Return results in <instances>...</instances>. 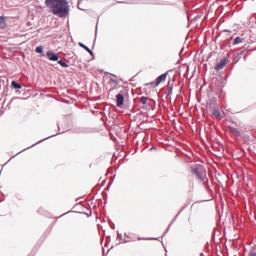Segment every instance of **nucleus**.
<instances>
[{"label": "nucleus", "mask_w": 256, "mask_h": 256, "mask_svg": "<svg viewBox=\"0 0 256 256\" xmlns=\"http://www.w3.org/2000/svg\"><path fill=\"white\" fill-rule=\"evenodd\" d=\"M79 47H82V49H85V51H87L90 55H93V51H91V49H89V47H87L85 44L80 42Z\"/></svg>", "instance_id": "8"}, {"label": "nucleus", "mask_w": 256, "mask_h": 256, "mask_svg": "<svg viewBox=\"0 0 256 256\" xmlns=\"http://www.w3.org/2000/svg\"><path fill=\"white\" fill-rule=\"evenodd\" d=\"M123 103H125V97L123 94L116 95V105L117 107H122Z\"/></svg>", "instance_id": "5"}, {"label": "nucleus", "mask_w": 256, "mask_h": 256, "mask_svg": "<svg viewBox=\"0 0 256 256\" xmlns=\"http://www.w3.org/2000/svg\"><path fill=\"white\" fill-rule=\"evenodd\" d=\"M7 27V24L5 23V18L3 16H0V29H5Z\"/></svg>", "instance_id": "9"}, {"label": "nucleus", "mask_w": 256, "mask_h": 256, "mask_svg": "<svg viewBox=\"0 0 256 256\" xmlns=\"http://www.w3.org/2000/svg\"><path fill=\"white\" fill-rule=\"evenodd\" d=\"M111 81H113V83H117V80H113V79H111Z\"/></svg>", "instance_id": "17"}, {"label": "nucleus", "mask_w": 256, "mask_h": 256, "mask_svg": "<svg viewBox=\"0 0 256 256\" xmlns=\"http://www.w3.org/2000/svg\"><path fill=\"white\" fill-rule=\"evenodd\" d=\"M147 97H145V96H142L141 98H140V103H142V105H147Z\"/></svg>", "instance_id": "14"}, {"label": "nucleus", "mask_w": 256, "mask_h": 256, "mask_svg": "<svg viewBox=\"0 0 256 256\" xmlns=\"http://www.w3.org/2000/svg\"><path fill=\"white\" fill-rule=\"evenodd\" d=\"M200 256H204V254H203V253H201V254H200Z\"/></svg>", "instance_id": "21"}, {"label": "nucleus", "mask_w": 256, "mask_h": 256, "mask_svg": "<svg viewBox=\"0 0 256 256\" xmlns=\"http://www.w3.org/2000/svg\"><path fill=\"white\" fill-rule=\"evenodd\" d=\"M227 63H229V60L227 58H222L220 62L216 64L215 70L221 71V69H223L227 65Z\"/></svg>", "instance_id": "3"}, {"label": "nucleus", "mask_w": 256, "mask_h": 256, "mask_svg": "<svg viewBox=\"0 0 256 256\" xmlns=\"http://www.w3.org/2000/svg\"><path fill=\"white\" fill-rule=\"evenodd\" d=\"M213 115H214V117L219 118V117H221V111H219V109H214Z\"/></svg>", "instance_id": "13"}, {"label": "nucleus", "mask_w": 256, "mask_h": 256, "mask_svg": "<svg viewBox=\"0 0 256 256\" xmlns=\"http://www.w3.org/2000/svg\"><path fill=\"white\" fill-rule=\"evenodd\" d=\"M46 56L48 57L49 61H59V55L53 51H48Z\"/></svg>", "instance_id": "4"}, {"label": "nucleus", "mask_w": 256, "mask_h": 256, "mask_svg": "<svg viewBox=\"0 0 256 256\" xmlns=\"http://www.w3.org/2000/svg\"><path fill=\"white\" fill-rule=\"evenodd\" d=\"M245 42V38L238 36L234 39L233 45H239Z\"/></svg>", "instance_id": "7"}, {"label": "nucleus", "mask_w": 256, "mask_h": 256, "mask_svg": "<svg viewBox=\"0 0 256 256\" xmlns=\"http://www.w3.org/2000/svg\"><path fill=\"white\" fill-rule=\"evenodd\" d=\"M12 87L14 89H21V84L17 83L16 81H12Z\"/></svg>", "instance_id": "12"}, {"label": "nucleus", "mask_w": 256, "mask_h": 256, "mask_svg": "<svg viewBox=\"0 0 256 256\" xmlns=\"http://www.w3.org/2000/svg\"><path fill=\"white\" fill-rule=\"evenodd\" d=\"M231 133H234V135H237V137H239V135H241V132H239V130L237 128H230Z\"/></svg>", "instance_id": "10"}, {"label": "nucleus", "mask_w": 256, "mask_h": 256, "mask_svg": "<svg viewBox=\"0 0 256 256\" xmlns=\"http://www.w3.org/2000/svg\"><path fill=\"white\" fill-rule=\"evenodd\" d=\"M58 65H60L61 67H64V68L69 67V64H67V62H64L63 60H59Z\"/></svg>", "instance_id": "11"}, {"label": "nucleus", "mask_w": 256, "mask_h": 256, "mask_svg": "<svg viewBox=\"0 0 256 256\" xmlns=\"http://www.w3.org/2000/svg\"><path fill=\"white\" fill-rule=\"evenodd\" d=\"M205 171V169L203 168V166H196L194 168H192V173L194 175H196L197 179H203L202 177V173Z\"/></svg>", "instance_id": "2"}, {"label": "nucleus", "mask_w": 256, "mask_h": 256, "mask_svg": "<svg viewBox=\"0 0 256 256\" xmlns=\"http://www.w3.org/2000/svg\"><path fill=\"white\" fill-rule=\"evenodd\" d=\"M46 7L57 17L69 15V2L67 0H45Z\"/></svg>", "instance_id": "1"}, {"label": "nucleus", "mask_w": 256, "mask_h": 256, "mask_svg": "<svg viewBox=\"0 0 256 256\" xmlns=\"http://www.w3.org/2000/svg\"><path fill=\"white\" fill-rule=\"evenodd\" d=\"M36 53H43V46H38V47H36Z\"/></svg>", "instance_id": "16"}, {"label": "nucleus", "mask_w": 256, "mask_h": 256, "mask_svg": "<svg viewBox=\"0 0 256 256\" xmlns=\"http://www.w3.org/2000/svg\"><path fill=\"white\" fill-rule=\"evenodd\" d=\"M243 53H244V51H242V52L240 53V55H243Z\"/></svg>", "instance_id": "18"}, {"label": "nucleus", "mask_w": 256, "mask_h": 256, "mask_svg": "<svg viewBox=\"0 0 256 256\" xmlns=\"http://www.w3.org/2000/svg\"><path fill=\"white\" fill-rule=\"evenodd\" d=\"M19 153H23V151L18 152V155H19Z\"/></svg>", "instance_id": "19"}, {"label": "nucleus", "mask_w": 256, "mask_h": 256, "mask_svg": "<svg viewBox=\"0 0 256 256\" xmlns=\"http://www.w3.org/2000/svg\"><path fill=\"white\" fill-rule=\"evenodd\" d=\"M169 95H173V86L168 87L167 97H169Z\"/></svg>", "instance_id": "15"}, {"label": "nucleus", "mask_w": 256, "mask_h": 256, "mask_svg": "<svg viewBox=\"0 0 256 256\" xmlns=\"http://www.w3.org/2000/svg\"><path fill=\"white\" fill-rule=\"evenodd\" d=\"M167 79V73L161 74L160 76L157 77L156 79V85H161V83H163V81H165Z\"/></svg>", "instance_id": "6"}, {"label": "nucleus", "mask_w": 256, "mask_h": 256, "mask_svg": "<svg viewBox=\"0 0 256 256\" xmlns=\"http://www.w3.org/2000/svg\"><path fill=\"white\" fill-rule=\"evenodd\" d=\"M19 153H23V151L18 152V155H19Z\"/></svg>", "instance_id": "20"}]
</instances>
